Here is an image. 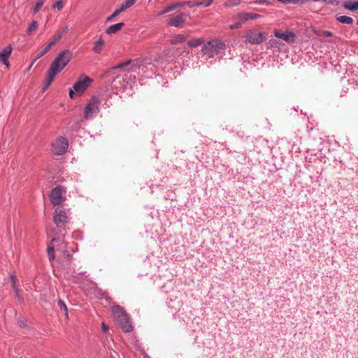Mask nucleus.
<instances>
[{"instance_id": "29", "label": "nucleus", "mask_w": 358, "mask_h": 358, "mask_svg": "<svg viewBox=\"0 0 358 358\" xmlns=\"http://www.w3.org/2000/svg\"><path fill=\"white\" fill-rule=\"evenodd\" d=\"M202 43V40L200 38H194L189 41L188 44L190 47H196Z\"/></svg>"}, {"instance_id": "42", "label": "nucleus", "mask_w": 358, "mask_h": 358, "mask_svg": "<svg viewBox=\"0 0 358 358\" xmlns=\"http://www.w3.org/2000/svg\"><path fill=\"white\" fill-rule=\"evenodd\" d=\"M357 23H358V20H357Z\"/></svg>"}, {"instance_id": "13", "label": "nucleus", "mask_w": 358, "mask_h": 358, "mask_svg": "<svg viewBox=\"0 0 358 358\" xmlns=\"http://www.w3.org/2000/svg\"><path fill=\"white\" fill-rule=\"evenodd\" d=\"M117 321L124 331L129 332L133 330V327L128 314L124 315L121 318H119Z\"/></svg>"}, {"instance_id": "40", "label": "nucleus", "mask_w": 358, "mask_h": 358, "mask_svg": "<svg viewBox=\"0 0 358 358\" xmlns=\"http://www.w3.org/2000/svg\"><path fill=\"white\" fill-rule=\"evenodd\" d=\"M101 326H102V329H103L104 331H108V327L106 325V324L102 323Z\"/></svg>"}, {"instance_id": "20", "label": "nucleus", "mask_w": 358, "mask_h": 358, "mask_svg": "<svg viewBox=\"0 0 358 358\" xmlns=\"http://www.w3.org/2000/svg\"><path fill=\"white\" fill-rule=\"evenodd\" d=\"M10 280L12 281V285H13V289L15 293V296L18 299V300L20 301H22V298L20 296V294H19V289L17 287V276L15 274H13L10 275Z\"/></svg>"}, {"instance_id": "30", "label": "nucleus", "mask_w": 358, "mask_h": 358, "mask_svg": "<svg viewBox=\"0 0 358 358\" xmlns=\"http://www.w3.org/2000/svg\"><path fill=\"white\" fill-rule=\"evenodd\" d=\"M214 0H203L202 1H199L195 3V6H203L204 7L210 6Z\"/></svg>"}, {"instance_id": "9", "label": "nucleus", "mask_w": 358, "mask_h": 358, "mask_svg": "<svg viewBox=\"0 0 358 358\" xmlns=\"http://www.w3.org/2000/svg\"><path fill=\"white\" fill-rule=\"evenodd\" d=\"M261 16L259 15L255 14V13H241L237 17L238 20V22L234 24H231L229 26V29H238V28L241 27V24L243 22H246L247 20H255V19L259 18Z\"/></svg>"}, {"instance_id": "14", "label": "nucleus", "mask_w": 358, "mask_h": 358, "mask_svg": "<svg viewBox=\"0 0 358 358\" xmlns=\"http://www.w3.org/2000/svg\"><path fill=\"white\" fill-rule=\"evenodd\" d=\"M106 45L105 40L102 35H100L98 38L92 43V51L96 54H100Z\"/></svg>"}, {"instance_id": "23", "label": "nucleus", "mask_w": 358, "mask_h": 358, "mask_svg": "<svg viewBox=\"0 0 358 358\" xmlns=\"http://www.w3.org/2000/svg\"><path fill=\"white\" fill-rule=\"evenodd\" d=\"M313 32L318 36L330 37L333 35L331 31L327 30L313 29Z\"/></svg>"}, {"instance_id": "32", "label": "nucleus", "mask_w": 358, "mask_h": 358, "mask_svg": "<svg viewBox=\"0 0 358 358\" xmlns=\"http://www.w3.org/2000/svg\"><path fill=\"white\" fill-rule=\"evenodd\" d=\"M17 324L21 328L27 327V320L24 319V317L17 318Z\"/></svg>"}, {"instance_id": "8", "label": "nucleus", "mask_w": 358, "mask_h": 358, "mask_svg": "<svg viewBox=\"0 0 358 358\" xmlns=\"http://www.w3.org/2000/svg\"><path fill=\"white\" fill-rule=\"evenodd\" d=\"M69 29L67 26L63 27L57 30L55 34L50 38L48 44L46 45V51L52 48L67 33Z\"/></svg>"}, {"instance_id": "33", "label": "nucleus", "mask_w": 358, "mask_h": 358, "mask_svg": "<svg viewBox=\"0 0 358 358\" xmlns=\"http://www.w3.org/2000/svg\"><path fill=\"white\" fill-rule=\"evenodd\" d=\"M43 5V0H38L33 9L34 13H36L41 8Z\"/></svg>"}, {"instance_id": "21", "label": "nucleus", "mask_w": 358, "mask_h": 358, "mask_svg": "<svg viewBox=\"0 0 358 358\" xmlns=\"http://www.w3.org/2000/svg\"><path fill=\"white\" fill-rule=\"evenodd\" d=\"M343 7L350 10H358V1H347L343 3Z\"/></svg>"}, {"instance_id": "4", "label": "nucleus", "mask_w": 358, "mask_h": 358, "mask_svg": "<svg viewBox=\"0 0 358 358\" xmlns=\"http://www.w3.org/2000/svg\"><path fill=\"white\" fill-rule=\"evenodd\" d=\"M69 143L65 138L59 137L52 143V151L55 155H61L65 153Z\"/></svg>"}, {"instance_id": "5", "label": "nucleus", "mask_w": 358, "mask_h": 358, "mask_svg": "<svg viewBox=\"0 0 358 358\" xmlns=\"http://www.w3.org/2000/svg\"><path fill=\"white\" fill-rule=\"evenodd\" d=\"M99 101L96 98H92L87 104L84 110V117L86 119L92 117L99 112Z\"/></svg>"}, {"instance_id": "35", "label": "nucleus", "mask_w": 358, "mask_h": 358, "mask_svg": "<svg viewBox=\"0 0 358 358\" xmlns=\"http://www.w3.org/2000/svg\"><path fill=\"white\" fill-rule=\"evenodd\" d=\"M36 27H37V22L36 21H33L28 28V32L31 33L32 31L36 30Z\"/></svg>"}, {"instance_id": "28", "label": "nucleus", "mask_w": 358, "mask_h": 358, "mask_svg": "<svg viewBox=\"0 0 358 358\" xmlns=\"http://www.w3.org/2000/svg\"><path fill=\"white\" fill-rule=\"evenodd\" d=\"M58 305L61 309V311L64 313V315L66 316L67 319H69V313H68V309L67 306L65 305V303L62 301H59Z\"/></svg>"}, {"instance_id": "10", "label": "nucleus", "mask_w": 358, "mask_h": 358, "mask_svg": "<svg viewBox=\"0 0 358 358\" xmlns=\"http://www.w3.org/2000/svg\"><path fill=\"white\" fill-rule=\"evenodd\" d=\"M68 218V215L63 208L58 207L55 209L54 213V221L57 226H64V224L67 222Z\"/></svg>"}, {"instance_id": "34", "label": "nucleus", "mask_w": 358, "mask_h": 358, "mask_svg": "<svg viewBox=\"0 0 358 358\" xmlns=\"http://www.w3.org/2000/svg\"><path fill=\"white\" fill-rule=\"evenodd\" d=\"M120 13L117 10V9L112 13L111 15L108 16L107 18H106V22H112L115 17H116L117 16H118Z\"/></svg>"}, {"instance_id": "27", "label": "nucleus", "mask_w": 358, "mask_h": 358, "mask_svg": "<svg viewBox=\"0 0 358 358\" xmlns=\"http://www.w3.org/2000/svg\"><path fill=\"white\" fill-rule=\"evenodd\" d=\"M283 3H292L302 5L306 3L308 0H278Z\"/></svg>"}, {"instance_id": "19", "label": "nucleus", "mask_w": 358, "mask_h": 358, "mask_svg": "<svg viewBox=\"0 0 358 358\" xmlns=\"http://www.w3.org/2000/svg\"><path fill=\"white\" fill-rule=\"evenodd\" d=\"M184 5V3H173V4H171L168 6H166L163 10H162L161 12H159L157 15H162L164 14H166L167 13H169L172 10H176V8H179V7H181Z\"/></svg>"}, {"instance_id": "39", "label": "nucleus", "mask_w": 358, "mask_h": 358, "mask_svg": "<svg viewBox=\"0 0 358 358\" xmlns=\"http://www.w3.org/2000/svg\"><path fill=\"white\" fill-rule=\"evenodd\" d=\"M255 3L257 4H269L270 3L267 0H258L255 1Z\"/></svg>"}, {"instance_id": "17", "label": "nucleus", "mask_w": 358, "mask_h": 358, "mask_svg": "<svg viewBox=\"0 0 358 358\" xmlns=\"http://www.w3.org/2000/svg\"><path fill=\"white\" fill-rule=\"evenodd\" d=\"M111 310L117 320L127 314L124 309L118 305L112 306Z\"/></svg>"}, {"instance_id": "24", "label": "nucleus", "mask_w": 358, "mask_h": 358, "mask_svg": "<svg viewBox=\"0 0 358 358\" xmlns=\"http://www.w3.org/2000/svg\"><path fill=\"white\" fill-rule=\"evenodd\" d=\"M64 1L62 0H59L52 4L51 10L59 11L64 8Z\"/></svg>"}, {"instance_id": "22", "label": "nucleus", "mask_w": 358, "mask_h": 358, "mask_svg": "<svg viewBox=\"0 0 358 358\" xmlns=\"http://www.w3.org/2000/svg\"><path fill=\"white\" fill-rule=\"evenodd\" d=\"M336 20L343 24H352L353 23V19L350 17L342 15L336 17Z\"/></svg>"}, {"instance_id": "37", "label": "nucleus", "mask_w": 358, "mask_h": 358, "mask_svg": "<svg viewBox=\"0 0 358 358\" xmlns=\"http://www.w3.org/2000/svg\"><path fill=\"white\" fill-rule=\"evenodd\" d=\"M313 1H320L325 4H334V2H338L337 0H313Z\"/></svg>"}, {"instance_id": "38", "label": "nucleus", "mask_w": 358, "mask_h": 358, "mask_svg": "<svg viewBox=\"0 0 358 358\" xmlns=\"http://www.w3.org/2000/svg\"><path fill=\"white\" fill-rule=\"evenodd\" d=\"M48 255H49L50 260H52L54 259V255H52V248H48Z\"/></svg>"}, {"instance_id": "12", "label": "nucleus", "mask_w": 358, "mask_h": 358, "mask_svg": "<svg viewBox=\"0 0 358 358\" xmlns=\"http://www.w3.org/2000/svg\"><path fill=\"white\" fill-rule=\"evenodd\" d=\"M185 17L183 13H180L178 15H170L167 20V23L176 27H181L185 22Z\"/></svg>"}, {"instance_id": "31", "label": "nucleus", "mask_w": 358, "mask_h": 358, "mask_svg": "<svg viewBox=\"0 0 358 358\" xmlns=\"http://www.w3.org/2000/svg\"><path fill=\"white\" fill-rule=\"evenodd\" d=\"M186 36L184 34L178 35L173 41L172 43H181L186 39Z\"/></svg>"}, {"instance_id": "15", "label": "nucleus", "mask_w": 358, "mask_h": 358, "mask_svg": "<svg viewBox=\"0 0 358 358\" xmlns=\"http://www.w3.org/2000/svg\"><path fill=\"white\" fill-rule=\"evenodd\" d=\"M12 50V47L8 45L0 52V62H2L7 66V68L9 67V62L8 59L11 55Z\"/></svg>"}, {"instance_id": "16", "label": "nucleus", "mask_w": 358, "mask_h": 358, "mask_svg": "<svg viewBox=\"0 0 358 358\" xmlns=\"http://www.w3.org/2000/svg\"><path fill=\"white\" fill-rule=\"evenodd\" d=\"M124 23L123 22L110 25L106 29V33L107 34H116L120 31L124 27Z\"/></svg>"}, {"instance_id": "7", "label": "nucleus", "mask_w": 358, "mask_h": 358, "mask_svg": "<svg viewBox=\"0 0 358 358\" xmlns=\"http://www.w3.org/2000/svg\"><path fill=\"white\" fill-rule=\"evenodd\" d=\"M65 191L60 187L55 188L50 194V199L52 204H60L65 200Z\"/></svg>"}, {"instance_id": "26", "label": "nucleus", "mask_w": 358, "mask_h": 358, "mask_svg": "<svg viewBox=\"0 0 358 358\" xmlns=\"http://www.w3.org/2000/svg\"><path fill=\"white\" fill-rule=\"evenodd\" d=\"M241 2V0H226L224 3V6L227 8L236 6L239 5Z\"/></svg>"}, {"instance_id": "18", "label": "nucleus", "mask_w": 358, "mask_h": 358, "mask_svg": "<svg viewBox=\"0 0 358 358\" xmlns=\"http://www.w3.org/2000/svg\"><path fill=\"white\" fill-rule=\"evenodd\" d=\"M136 0H125L117 8V10L121 13L125 11L127 9L131 8L135 3Z\"/></svg>"}, {"instance_id": "2", "label": "nucleus", "mask_w": 358, "mask_h": 358, "mask_svg": "<svg viewBox=\"0 0 358 358\" xmlns=\"http://www.w3.org/2000/svg\"><path fill=\"white\" fill-rule=\"evenodd\" d=\"M92 79L87 76H81L69 90V96L71 99L81 96L92 83Z\"/></svg>"}, {"instance_id": "3", "label": "nucleus", "mask_w": 358, "mask_h": 358, "mask_svg": "<svg viewBox=\"0 0 358 358\" xmlns=\"http://www.w3.org/2000/svg\"><path fill=\"white\" fill-rule=\"evenodd\" d=\"M224 47V45L221 41H210L203 45L202 52L204 55H206L208 58H210L213 57L214 55L218 51L223 50Z\"/></svg>"}, {"instance_id": "41", "label": "nucleus", "mask_w": 358, "mask_h": 358, "mask_svg": "<svg viewBox=\"0 0 358 358\" xmlns=\"http://www.w3.org/2000/svg\"><path fill=\"white\" fill-rule=\"evenodd\" d=\"M152 0H150V1H151Z\"/></svg>"}, {"instance_id": "25", "label": "nucleus", "mask_w": 358, "mask_h": 358, "mask_svg": "<svg viewBox=\"0 0 358 358\" xmlns=\"http://www.w3.org/2000/svg\"><path fill=\"white\" fill-rule=\"evenodd\" d=\"M129 65H131V69H132L134 71L138 68L137 64L134 62H131V61H127L126 62L120 64L116 68L122 69V68H124Z\"/></svg>"}, {"instance_id": "1", "label": "nucleus", "mask_w": 358, "mask_h": 358, "mask_svg": "<svg viewBox=\"0 0 358 358\" xmlns=\"http://www.w3.org/2000/svg\"><path fill=\"white\" fill-rule=\"evenodd\" d=\"M72 58V52L69 50L61 52L51 64L46 78V87L50 85L56 76L61 72Z\"/></svg>"}, {"instance_id": "36", "label": "nucleus", "mask_w": 358, "mask_h": 358, "mask_svg": "<svg viewBox=\"0 0 358 358\" xmlns=\"http://www.w3.org/2000/svg\"><path fill=\"white\" fill-rule=\"evenodd\" d=\"M43 55H45V49H43L41 50V51L40 52V53L38 54V55L34 59V61L31 62V64H30V66H29L28 68V70H29L31 69V67L32 66V65L34 64V63L38 59L40 58L41 57H42Z\"/></svg>"}, {"instance_id": "11", "label": "nucleus", "mask_w": 358, "mask_h": 358, "mask_svg": "<svg viewBox=\"0 0 358 358\" xmlns=\"http://www.w3.org/2000/svg\"><path fill=\"white\" fill-rule=\"evenodd\" d=\"M274 35L275 37L281 38L287 43H292L296 38L295 34L290 31L276 30L274 32Z\"/></svg>"}, {"instance_id": "6", "label": "nucleus", "mask_w": 358, "mask_h": 358, "mask_svg": "<svg viewBox=\"0 0 358 358\" xmlns=\"http://www.w3.org/2000/svg\"><path fill=\"white\" fill-rule=\"evenodd\" d=\"M246 41L252 44H259L265 40L264 34L255 30L250 29L245 31Z\"/></svg>"}]
</instances>
